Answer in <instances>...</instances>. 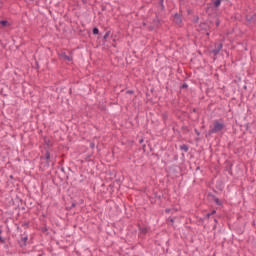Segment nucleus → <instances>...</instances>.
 I'll list each match as a JSON object with an SVG mask.
<instances>
[{"instance_id":"nucleus-1","label":"nucleus","mask_w":256,"mask_h":256,"mask_svg":"<svg viewBox=\"0 0 256 256\" xmlns=\"http://www.w3.org/2000/svg\"><path fill=\"white\" fill-rule=\"evenodd\" d=\"M225 129V124L219 120H215L213 127L208 131V135H213L215 133H221Z\"/></svg>"},{"instance_id":"nucleus-2","label":"nucleus","mask_w":256,"mask_h":256,"mask_svg":"<svg viewBox=\"0 0 256 256\" xmlns=\"http://www.w3.org/2000/svg\"><path fill=\"white\" fill-rule=\"evenodd\" d=\"M59 57H60L61 59H64L65 61H73V57L68 56L67 53H65V52H61V53L59 54Z\"/></svg>"},{"instance_id":"nucleus-3","label":"nucleus","mask_w":256,"mask_h":256,"mask_svg":"<svg viewBox=\"0 0 256 256\" xmlns=\"http://www.w3.org/2000/svg\"><path fill=\"white\" fill-rule=\"evenodd\" d=\"M45 159L46 163L44 164L43 168L47 169V167H49V159H51V153H49V151L45 153Z\"/></svg>"},{"instance_id":"nucleus-4","label":"nucleus","mask_w":256,"mask_h":256,"mask_svg":"<svg viewBox=\"0 0 256 256\" xmlns=\"http://www.w3.org/2000/svg\"><path fill=\"white\" fill-rule=\"evenodd\" d=\"M221 49H223V44H222V43L216 45V46H215V49H213L212 52H213L215 55H219V51H221Z\"/></svg>"},{"instance_id":"nucleus-5","label":"nucleus","mask_w":256,"mask_h":256,"mask_svg":"<svg viewBox=\"0 0 256 256\" xmlns=\"http://www.w3.org/2000/svg\"><path fill=\"white\" fill-rule=\"evenodd\" d=\"M174 23H176L177 25H181V23H182L181 15H179V14L174 15Z\"/></svg>"},{"instance_id":"nucleus-6","label":"nucleus","mask_w":256,"mask_h":256,"mask_svg":"<svg viewBox=\"0 0 256 256\" xmlns=\"http://www.w3.org/2000/svg\"><path fill=\"white\" fill-rule=\"evenodd\" d=\"M181 151H184L185 153H187V151H189V146H187L186 144H183L180 146Z\"/></svg>"},{"instance_id":"nucleus-7","label":"nucleus","mask_w":256,"mask_h":256,"mask_svg":"<svg viewBox=\"0 0 256 256\" xmlns=\"http://www.w3.org/2000/svg\"><path fill=\"white\" fill-rule=\"evenodd\" d=\"M149 229H147L146 227L140 229V233H142V235H147Z\"/></svg>"},{"instance_id":"nucleus-8","label":"nucleus","mask_w":256,"mask_h":256,"mask_svg":"<svg viewBox=\"0 0 256 256\" xmlns=\"http://www.w3.org/2000/svg\"><path fill=\"white\" fill-rule=\"evenodd\" d=\"M110 35H111V31H107V32L105 33L103 39H104L105 41H107V39L109 38Z\"/></svg>"},{"instance_id":"nucleus-9","label":"nucleus","mask_w":256,"mask_h":256,"mask_svg":"<svg viewBox=\"0 0 256 256\" xmlns=\"http://www.w3.org/2000/svg\"><path fill=\"white\" fill-rule=\"evenodd\" d=\"M220 5H221V0H215L214 1V7H220Z\"/></svg>"},{"instance_id":"nucleus-10","label":"nucleus","mask_w":256,"mask_h":256,"mask_svg":"<svg viewBox=\"0 0 256 256\" xmlns=\"http://www.w3.org/2000/svg\"><path fill=\"white\" fill-rule=\"evenodd\" d=\"M7 23H8L7 20L0 21V25H2V27H6Z\"/></svg>"},{"instance_id":"nucleus-11","label":"nucleus","mask_w":256,"mask_h":256,"mask_svg":"<svg viewBox=\"0 0 256 256\" xmlns=\"http://www.w3.org/2000/svg\"><path fill=\"white\" fill-rule=\"evenodd\" d=\"M93 35H99V28H93Z\"/></svg>"},{"instance_id":"nucleus-12","label":"nucleus","mask_w":256,"mask_h":256,"mask_svg":"<svg viewBox=\"0 0 256 256\" xmlns=\"http://www.w3.org/2000/svg\"><path fill=\"white\" fill-rule=\"evenodd\" d=\"M214 201L216 205H221V200H219V198H215Z\"/></svg>"},{"instance_id":"nucleus-13","label":"nucleus","mask_w":256,"mask_h":256,"mask_svg":"<svg viewBox=\"0 0 256 256\" xmlns=\"http://www.w3.org/2000/svg\"><path fill=\"white\" fill-rule=\"evenodd\" d=\"M21 240H22V242H23V243H24V245H25V243H27V236L22 237V238H21Z\"/></svg>"},{"instance_id":"nucleus-14","label":"nucleus","mask_w":256,"mask_h":256,"mask_svg":"<svg viewBox=\"0 0 256 256\" xmlns=\"http://www.w3.org/2000/svg\"><path fill=\"white\" fill-rule=\"evenodd\" d=\"M1 232H2V231L0 230V234H1ZM0 242H1V243H5V239H4L3 237H1V236H0Z\"/></svg>"},{"instance_id":"nucleus-15","label":"nucleus","mask_w":256,"mask_h":256,"mask_svg":"<svg viewBox=\"0 0 256 256\" xmlns=\"http://www.w3.org/2000/svg\"><path fill=\"white\" fill-rule=\"evenodd\" d=\"M90 147L91 149H95V143L94 142L90 143Z\"/></svg>"},{"instance_id":"nucleus-16","label":"nucleus","mask_w":256,"mask_h":256,"mask_svg":"<svg viewBox=\"0 0 256 256\" xmlns=\"http://www.w3.org/2000/svg\"><path fill=\"white\" fill-rule=\"evenodd\" d=\"M209 217H211V213H207L204 219H209Z\"/></svg>"},{"instance_id":"nucleus-17","label":"nucleus","mask_w":256,"mask_h":256,"mask_svg":"<svg viewBox=\"0 0 256 256\" xmlns=\"http://www.w3.org/2000/svg\"><path fill=\"white\" fill-rule=\"evenodd\" d=\"M188 85L187 84H183L182 85V89H187Z\"/></svg>"},{"instance_id":"nucleus-18","label":"nucleus","mask_w":256,"mask_h":256,"mask_svg":"<svg viewBox=\"0 0 256 256\" xmlns=\"http://www.w3.org/2000/svg\"><path fill=\"white\" fill-rule=\"evenodd\" d=\"M219 24H220V22H219V20H217V21L215 22L216 27H219Z\"/></svg>"},{"instance_id":"nucleus-19","label":"nucleus","mask_w":256,"mask_h":256,"mask_svg":"<svg viewBox=\"0 0 256 256\" xmlns=\"http://www.w3.org/2000/svg\"><path fill=\"white\" fill-rule=\"evenodd\" d=\"M165 213H171V209L167 208V209L165 210Z\"/></svg>"},{"instance_id":"nucleus-20","label":"nucleus","mask_w":256,"mask_h":256,"mask_svg":"<svg viewBox=\"0 0 256 256\" xmlns=\"http://www.w3.org/2000/svg\"><path fill=\"white\" fill-rule=\"evenodd\" d=\"M215 213H217L216 210H212V212L210 213L211 215H215Z\"/></svg>"},{"instance_id":"nucleus-21","label":"nucleus","mask_w":256,"mask_h":256,"mask_svg":"<svg viewBox=\"0 0 256 256\" xmlns=\"http://www.w3.org/2000/svg\"><path fill=\"white\" fill-rule=\"evenodd\" d=\"M195 133H196V135H200V133H199V130H197V129H195Z\"/></svg>"},{"instance_id":"nucleus-22","label":"nucleus","mask_w":256,"mask_h":256,"mask_svg":"<svg viewBox=\"0 0 256 256\" xmlns=\"http://www.w3.org/2000/svg\"><path fill=\"white\" fill-rule=\"evenodd\" d=\"M170 221H171L172 223H175V219H173V218H171Z\"/></svg>"},{"instance_id":"nucleus-23","label":"nucleus","mask_w":256,"mask_h":256,"mask_svg":"<svg viewBox=\"0 0 256 256\" xmlns=\"http://www.w3.org/2000/svg\"><path fill=\"white\" fill-rule=\"evenodd\" d=\"M139 143H143V139H141V140L139 141Z\"/></svg>"},{"instance_id":"nucleus-24","label":"nucleus","mask_w":256,"mask_h":256,"mask_svg":"<svg viewBox=\"0 0 256 256\" xmlns=\"http://www.w3.org/2000/svg\"><path fill=\"white\" fill-rule=\"evenodd\" d=\"M150 31H153V27H150Z\"/></svg>"},{"instance_id":"nucleus-25","label":"nucleus","mask_w":256,"mask_h":256,"mask_svg":"<svg viewBox=\"0 0 256 256\" xmlns=\"http://www.w3.org/2000/svg\"><path fill=\"white\" fill-rule=\"evenodd\" d=\"M214 222L217 223V219H214Z\"/></svg>"},{"instance_id":"nucleus-26","label":"nucleus","mask_w":256,"mask_h":256,"mask_svg":"<svg viewBox=\"0 0 256 256\" xmlns=\"http://www.w3.org/2000/svg\"><path fill=\"white\" fill-rule=\"evenodd\" d=\"M145 25H147L146 23H143V26L145 27Z\"/></svg>"}]
</instances>
